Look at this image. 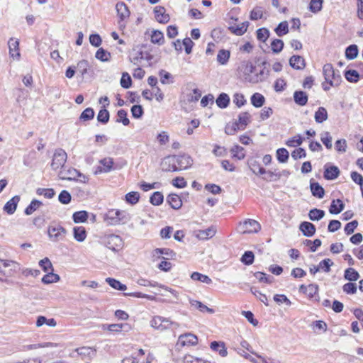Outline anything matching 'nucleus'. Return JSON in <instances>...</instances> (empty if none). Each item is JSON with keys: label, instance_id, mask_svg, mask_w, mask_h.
Instances as JSON below:
<instances>
[{"label": "nucleus", "instance_id": "338daca9", "mask_svg": "<svg viewBox=\"0 0 363 363\" xmlns=\"http://www.w3.org/2000/svg\"><path fill=\"white\" fill-rule=\"evenodd\" d=\"M253 354H255L256 357H253V359H251L252 363H273V360L271 358L263 357L255 352H254Z\"/></svg>", "mask_w": 363, "mask_h": 363}, {"label": "nucleus", "instance_id": "6ab92c4d", "mask_svg": "<svg viewBox=\"0 0 363 363\" xmlns=\"http://www.w3.org/2000/svg\"><path fill=\"white\" fill-rule=\"evenodd\" d=\"M20 201V196H15L11 198L4 206V211L9 215L13 214L16 210L18 202Z\"/></svg>", "mask_w": 363, "mask_h": 363}, {"label": "nucleus", "instance_id": "864d4df0", "mask_svg": "<svg viewBox=\"0 0 363 363\" xmlns=\"http://www.w3.org/2000/svg\"><path fill=\"white\" fill-rule=\"evenodd\" d=\"M277 35L279 37L286 35L289 32L287 21L281 22L275 29Z\"/></svg>", "mask_w": 363, "mask_h": 363}, {"label": "nucleus", "instance_id": "4d7b16f0", "mask_svg": "<svg viewBox=\"0 0 363 363\" xmlns=\"http://www.w3.org/2000/svg\"><path fill=\"white\" fill-rule=\"evenodd\" d=\"M163 195L160 191L153 193L150 199V201L152 205L159 206L163 202Z\"/></svg>", "mask_w": 363, "mask_h": 363}, {"label": "nucleus", "instance_id": "7c9ffc66", "mask_svg": "<svg viewBox=\"0 0 363 363\" xmlns=\"http://www.w3.org/2000/svg\"><path fill=\"white\" fill-rule=\"evenodd\" d=\"M345 79L352 83H356L362 77L360 74L354 69H348L345 72Z\"/></svg>", "mask_w": 363, "mask_h": 363}, {"label": "nucleus", "instance_id": "5701e85b", "mask_svg": "<svg viewBox=\"0 0 363 363\" xmlns=\"http://www.w3.org/2000/svg\"><path fill=\"white\" fill-rule=\"evenodd\" d=\"M210 347L212 350L218 352L222 357H225L228 355V350L223 342L213 341L211 343Z\"/></svg>", "mask_w": 363, "mask_h": 363}, {"label": "nucleus", "instance_id": "603ef678", "mask_svg": "<svg viewBox=\"0 0 363 363\" xmlns=\"http://www.w3.org/2000/svg\"><path fill=\"white\" fill-rule=\"evenodd\" d=\"M254 276L255 277V278L259 280V281L263 282V283L271 284L274 280L273 277L267 276L265 273H263L261 272H255L254 274Z\"/></svg>", "mask_w": 363, "mask_h": 363}, {"label": "nucleus", "instance_id": "72a5a7b5", "mask_svg": "<svg viewBox=\"0 0 363 363\" xmlns=\"http://www.w3.org/2000/svg\"><path fill=\"white\" fill-rule=\"evenodd\" d=\"M74 238L78 242H83L86 238V233L84 227L74 228Z\"/></svg>", "mask_w": 363, "mask_h": 363}, {"label": "nucleus", "instance_id": "c85d7f7f", "mask_svg": "<svg viewBox=\"0 0 363 363\" xmlns=\"http://www.w3.org/2000/svg\"><path fill=\"white\" fill-rule=\"evenodd\" d=\"M248 26L249 23L247 21H245L239 25L232 26L229 28V29L235 35H242L247 31Z\"/></svg>", "mask_w": 363, "mask_h": 363}, {"label": "nucleus", "instance_id": "5fc2aeb1", "mask_svg": "<svg viewBox=\"0 0 363 363\" xmlns=\"http://www.w3.org/2000/svg\"><path fill=\"white\" fill-rule=\"evenodd\" d=\"M289 155V152L285 148H279L277 150V158L281 163L286 162Z\"/></svg>", "mask_w": 363, "mask_h": 363}, {"label": "nucleus", "instance_id": "69168bd1", "mask_svg": "<svg viewBox=\"0 0 363 363\" xmlns=\"http://www.w3.org/2000/svg\"><path fill=\"white\" fill-rule=\"evenodd\" d=\"M320 140L328 149L332 148V137L328 132L323 133L321 135Z\"/></svg>", "mask_w": 363, "mask_h": 363}, {"label": "nucleus", "instance_id": "cd10ccee", "mask_svg": "<svg viewBox=\"0 0 363 363\" xmlns=\"http://www.w3.org/2000/svg\"><path fill=\"white\" fill-rule=\"evenodd\" d=\"M294 99L299 106H304L308 101V96L303 91H296L294 94Z\"/></svg>", "mask_w": 363, "mask_h": 363}, {"label": "nucleus", "instance_id": "b1692460", "mask_svg": "<svg viewBox=\"0 0 363 363\" xmlns=\"http://www.w3.org/2000/svg\"><path fill=\"white\" fill-rule=\"evenodd\" d=\"M162 169L165 172H177V167L174 164V158L171 157H165L161 163Z\"/></svg>", "mask_w": 363, "mask_h": 363}, {"label": "nucleus", "instance_id": "4be33fe9", "mask_svg": "<svg viewBox=\"0 0 363 363\" xmlns=\"http://www.w3.org/2000/svg\"><path fill=\"white\" fill-rule=\"evenodd\" d=\"M299 292L306 294L309 298H313L318 293V286L315 284L301 285Z\"/></svg>", "mask_w": 363, "mask_h": 363}, {"label": "nucleus", "instance_id": "7ed1b4c3", "mask_svg": "<svg viewBox=\"0 0 363 363\" xmlns=\"http://www.w3.org/2000/svg\"><path fill=\"white\" fill-rule=\"evenodd\" d=\"M125 219V213L119 210L111 209L104 216V222L108 225H119Z\"/></svg>", "mask_w": 363, "mask_h": 363}, {"label": "nucleus", "instance_id": "c03bdc74", "mask_svg": "<svg viewBox=\"0 0 363 363\" xmlns=\"http://www.w3.org/2000/svg\"><path fill=\"white\" fill-rule=\"evenodd\" d=\"M230 102V98L227 94H220L216 99V104L220 108H226Z\"/></svg>", "mask_w": 363, "mask_h": 363}, {"label": "nucleus", "instance_id": "f3484780", "mask_svg": "<svg viewBox=\"0 0 363 363\" xmlns=\"http://www.w3.org/2000/svg\"><path fill=\"white\" fill-rule=\"evenodd\" d=\"M9 55L13 60H18L20 58L19 42L17 39L11 38L9 40Z\"/></svg>", "mask_w": 363, "mask_h": 363}, {"label": "nucleus", "instance_id": "bf43d9fd", "mask_svg": "<svg viewBox=\"0 0 363 363\" xmlns=\"http://www.w3.org/2000/svg\"><path fill=\"white\" fill-rule=\"evenodd\" d=\"M334 264V262L330 259H325L319 262V269H321L325 272L330 271V267Z\"/></svg>", "mask_w": 363, "mask_h": 363}, {"label": "nucleus", "instance_id": "9d476101", "mask_svg": "<svg viewBox=\"0 0 363 363\" xmlns=\"http://www.w3.org/2000/svg\"><path fill=\"white\" fill-rule=\"evenodd\" d=\"M105 245L113 251H118L123 247V241L119 235H108L105 236L104 240Z\"/></svg>", "mask_w": 363, "mask_h": 363}, {"label": "nucleus", "instance_id": "a878e982", "mask_svg": "<svg viewBox=\"0 0 363 363\" xmlns=\"http://www.w3.org/2000/svg\"><path fill=\"white\" fill-rule=\"evenodd\" d=\"M167 202L172 208L178 210L182 206V201L180 197L175 194H170L167 198Z\"/></svg>", "mask_w": 363, "mask_h": 363}, {"label": "nucleus", "instance_id": "aec40b11", "mask_svg": "<svg viewBox=\"0 0 363 363\" xmlns=\"http://www.w3.org/2000/svg\"><path fill=\"white\" fill-rule=\"evenodd\" d=\"M116 9L118 13V16L121 21L127 19L130 16V11L127 5L123 2H118L116 5Z\"/></svg>", "mask_w": 363, "mask_h": 363}, {"label": "nucleus", "instance_id": "4c0bfd02", "mask_svg": "<svg viewBox=\"0 0 363 363\" xmlns=\"http://www.w3.org/2000/svg\"><path fill=\"white\" fill-rule=\"evenodd\" d=\"M106 281L113 289L119 291H125L127 289L126 285L121 283L119 281L113 278H106Z\"/></svg>", "mask_w": 363, "mask_h": 363}, {"label": "nucleus", "instance_id": "39448f33", "mask_svg": "<svg viewBox=\"0 0 363 363\" xmlns=\"http://www.w3.org/2000/svg\"><path fill=\"white\" fill-rule=\"evenodd\" d=\"M48 234L52 242H59L65 238L67 231L59 224H51L48 227Z\"/></svg>", "mask_w": 363, "mask_h": 363}, {"label": "nucleus", "instance_id": "052dcab7", "mask_svg": "<svg viewBox=\"0 0 363 363\" xmlns=\"http://www.w3.org/2000/svg\"><path fill=\"white\" fill-rule=\"evenodd\" d=\"M254 254L251 251H246L241 257V262L247 265L252 264L254 262Z\"/></svg>", "mask_w": 363, "mask_h": 363}, {"label": "nucleus", "instance_id": "4468645a", "mask_svg": "<svg viewBox=\"0 0 363 363\" xmlns=\"http://www.w3.org/2000/svg\"><path fill=\"white\" fill-rule=\"evenodd\" d=\"M82 357V359H92L96 354V350L91 347H81L74 350Z\"/></svg>", "mask_w": 363, "mask_h": 363}, {"label": "nucleus", "instance_id": "f704fd0d", "mask_svg": "<svg viewBox=\"0 0 363 363\" xmlns=\"http://www.w3.org/2000/svg\"><path fill=\"white\" fill-rule=\"evenodd\" d=\"M250 101H251L252 104L255 107L259 108V107H262L264 105V101H265V99L263 96V95H262L261 94H259V93H255L251 96Z\"/></svg>", "mask_w": 363, "mask_h": 363}, {"label": "nucleus", "instance_id": "37998d69", "mask_svg": "<svg viewBox=\"0 0 363 363\" xmlns=\"http://www.w3.org/2000/svg\"><path fill=\"white\" fill-rule=\"evenodd\" d=\"M107 328L111 332H120L123 329H125L126 331H128L130 329V326L127 323H116L108 325Z\"/></svg>", "mask_w": 363, "mask_h": 363}, {"label": "nucleus", "instance_id": "0eeeda50", "mask_svg": "<svg viewBox=\"0 0 363 363\" xmlns=\"http://www.w3.org/2000/svg\"><path fill=\"white\" fill-rule=\"evenodd\" d=\"M172 324L173 323L170 319L160 315H155L152 317L150 322V325L152 328L160 332H163L169 329Z\"/></svg>", "mask_w": 363, "mask_h": 363}, {"label": "nucleus", "instance_id": "13d9d810", "mask_svg": "<svg viewBox=\"0 0 363 363\" xmlns=\"http://www.w3.org/2000/svg\"><path fill=\"white\" fill-rule=\"evenodd\" d=\"M239 130L240 125L238 124L237 121H235L232 123H228L226 125L225 128V133L227 135H234Z\"/></svg>", "mask_w": 363, "mask_h": 363}, {"label": "nucleus", "instance_id": "c756f323", "mask_svg": "<svg viewBox=\"0 0 363 363\" xmlns=\"http://www.w3.org/2000/svg\"><path fill=\"white\" fill-rule=\"evenodd\" d=\"M300 230L306 236H311L315 232V225L309 222H303L300 225Z\"/></svg>", "mask_w": 363, "mask_h": 363}, {"label": "nucleus", "instance_id": "49530a36", "mask_svg": "<svg viewBox=\"0 0 363 363\" xmlns=\"http://www.w3.org/2000/svg\"><path fill=\"white\" fill-rule=\"evenodd\" d=\"M230 52L226 50H220L217 55V60L220 65H225L230 58Z\"/></svg>", "mask_w": 363, "mask_h": 363}, {"label": "nucleus", "instance_id": "473e14b6", "mask_svg": "<svg viewBox=\"0 0 363 363\" xmlns=\"http://www.w3.org/2000/svg\"><path fill=\"white\" fill-rule=\"evenodd\" d=\"M359 53L358 47L357 45H350L345 50V57L347 60L355 59Z\"/></svg>", "mask_w": 363, "mask_h": 363}, {"label": "nucleus", "instance_id": "20e7f679", "mask_svg": "<svg viewBox=\"0 0 363 363\" xmlns=\"http://www.w3.org/2000/svg\"><path fill=\"white\" fill-rule=\"evenodd\" d=\"M59 177L62 180H75L77 178H80L81 182H85L87 177L81 174L74 168L72 167H63L58 174Z\"/></svg>", "mask_w": 363, "mask_h": 363}, {"label": "nucleus", "instance_id": "ea45409f", "mask_svg": "<svg viewBox=\"0 0 363 363\" xmlns=\"http://www.w3.org/2000/svg\"><path fill=\"white\" fill-rule=\"evenodd\" d=\"M43 205V203L38 200L33 199L29 206L25 209V213L26 215H31L37 209H38L41 206Z\"/></svg>", "mask_w": 363, "mask_h": 363}, {"label": "nucleus", "instance_id": "09e8293b", "mask_svg": "<svg viewBox=\"0 0 363 363\" xmlns=\"http://www.w3.org/2000/svg\"><path fill=\"white\" fill-rule=\"evenodd\" d=\"M230 151L233 154V157H235L238 160H242L245 157V150L241 146L235 145L231 149Z\"/></svg>", "mask_w": 363, "mask_h": 363}, {"label": "nucleus", "instance_id": "c9c22d12", "mask_svg": "<svg viewBox=\"0 0 363 363\" xmlns=\"http://www.w3.org/2000/svg\"><path fill=\"white\" fill-rule=\"evenodd\" d=\"M60 277L58 274H54L53 272H48L47 274H45L42 278V282L45 284L56 283L58 281H60Z\"/></svg>", "mask_w": 363, "mask_h": 363}, {"label": "nucleus", "instance_id": "3c124183", "mask_svg": "<svg viewBox=\"0 0 363 363\" xmlns=\"http://www.w3.org/2000/svg\"><path fill=\"white\" fill-rule=\"evenodd\" d=\"M39 265L45 272L48 273L54 271L52 264L48 257L41 259L39 262Z\"/></svg>", "mask_w": 363, "mask_h": 363}, {"label": "nucleus", "instance_id": "f8f14e48", "mask_svg": "<svg viewBox=\"0 0 363 363\" xmlns=\"http://www.w3.org/2000/svg\"><path fill=\"white\" fill-rule=\"evenodd\" d=\"M198 343V337L192 333H185L179 335L177 345L180 347L196 345Z\"/></svg>", "mask_w": 363, "mask_h": 363}, {"label": "nucleus", "instance_id": "6e6552de", "mask_svg": "<svg viewBox=\"0 0 363 363\" xmlns=\"http://www.w3.org/2000/svg\"><path fill=\"white\" fill-rule=\"evenodd\" d=\"M261 228L259 223L255 220L248 219L243 223H240L238 231L240 233H257Z\"/></svg>", "mask_w": 363, "mask_h": 363}, {"label": "nucleus", "instance_id": "a18cd8bd", "mask_svg": "<svg viewBox=\"0 0 363 363\" xmlns=\"http://www.w3.org/2000/svg\"><path fill=\"white\" fill-rule=\"evenodd\" d=\"M72 218L74 222L76 223H84L87 220L88 213L85 211H77L73 214Z\"/></svg>", "mask_w": 363, "mask_h": 363}, {"label": "nucleus", "instance_id": "a211bd4d", "mask_svg": "<svg viewBox=\"0 0 363 363\" xmlns=\"http://www.w3.org/2000/svg\"><path fill=\"white\" fill-rule=\"evenodd\" d=\"M177 163L178 164V170L186 169L190 167L193 164L192 158L186 155H180L177 158Z\"/></svg>", "mask_w": 363, "mask_h": 363}, {"label": "nucleus", "instance_id": "f257e3e1", "mask_svg": "<svg viewBox=\"0 0 363 363\" xmlns=\"http://www.w3.org/2000/svg\"><path fill=\"white\" fill-rule=\"evenodd\" d=\"M323 74L325 80L322 83L323 90L328 91L331 86L337 87L340 84L342 77L338 71H335L332 65H325L323 68Z\"/></svg>", "mask_w": 363, "mask_h": 363}, {"label": "nucleus", "instance_id": "774afa93", "mask_svg": "<svg viewBox=\"0 0 363 363\" xmlns=\"http://www.w3.org/2000/svg\"><path fill=\"white\" fill-rule=\"evenodd\" d=\"M71 199L70 194L66 190L62 191L58 196L59 201L62 204H68L71 201Z\"/></svg>", "mask_w": 363, "mask_h": 363}, {"label": "nucleus", "instance_id": "9b49d317", "mask_svg": "<svg viewBox=\"0 0 363 363\" xmlns=\"http://www.w3.org/2000/svg\"><path fill=\"white\" fill-rule=\"evenodd\" d=\"M144 45L135 46L130 53V61L135 65H138L145 59V52L143 50Z\"/></svg>", "mask_w": 363, "mask_h": 363}, {"label": "nucleus", "instance_id": "2eb2a0df", "mask_svg": "<svg viewBox=\"0 0 363 363\" xmlns=\"http://www.w3.org/2000/svg\"><path fill=\"white\" fill-rule=\"evenodd\" d=\"M216 233V228L211 226L206 230H198L194 231L195 236L199 240H208L213 238Z\"/></svg>", "mask_w": 363, "mask_h": 363}, {"label": "nucleus", "instance_id": "dca6fc26", "mask_svg": "<svg viewBox=\"0 0 363 363\" xmlns=\"http://www.w3.org/2000/svg\"><path fill=\"white\" fill-rule=\"evenodd\" d=\"M149 32V36L152 43L157 45H162L164 43V33L161 30L152 29Z\"/></svg>", "mask_w": 363, "mask_h": 363}, {"label": "nucleus", "instance_id": "1a4fd4ad", "mask_svg": "<svg viewBox=\"0 0 363 363\" xmlns=\"http://www.w3.org/2000/svg\"><path fill=\"white\" fill-rule=\"evenodd\" d=\"M67 159V155L66 152L60 148L55 151L53 155L51 167L53 169H57L59 168L62 169L65 167V164Z\"/></svg>", "mask_w": 363, "mask_h": 363}, {"label": "nucleus", "instance_id": "412c9836", "mask_svg": "<svg viewBox=\"0 0 363 363\" xmlns=\"http://www.w3.org/2000/svg\"><path fill=\"white\" fill-rule=\"evenodd\" d=\"M340 174V170L337 167L333 165H325L324 171V177L328 180L336 179Z\"/></svg>", "mask_w": 363, "mask_h": 363}, {"label": "nucleus", "instance_id": "58836bf2", "mask_svg": "<svg viewBox=\"0 0 363 363\" xmlns=\"http://www.w3.org/2000/svg\"><path fill=\"white\" fill-rule=\"evenodd\" d=\"M344 277L348 281H354L359 278V274L357 271L350 267L345 271Z\"/></svg>", "mask_w": 363, "mask_h": 363}, {"label": "nucleus", "instance_id": "79ce46f5", "mask_svg": "<svg viewBox=\"0 0 363 363\" xmlns=\"http://www.w3.org/2000/svg\"><path fill=\"white\" fill-rule=\"evenodd\" d=\"M191 278L194 281H199L201 282L210 284L212 283V280L208 276L202 274L199 272H194L191 275Z\"/></svg>", "mask_w": 363, "mask_h": 363}, {"label": "nucleus", "instance_id": "2f4dec72", "mask_svg": "<svg viewBox=\"0 0 363 363\" xmlns=\"http://www.w3.org/2000/svg\"><path fill=\"white\" fill-rule=\"evenodd\" d=\"M344 208V203L340 199L333 200L330 207V213L332 214H338Z\"/></svg>", "mask_w": 363, "mask_h": 363}, {"label": "nucleus", "instance_id": "423d86ee", "mask_svg": "<svg viewBox=\"0 0 363 363\" xmlns=\"http://www.w3.org/2000/svg\"><path fill=\"white\" fill-rule=\"evenodd\" d=\"M19 266L17 262L0 259V274L12 276L19 269Z\"/></svg>", "mask_w": 363, "mask_h": 363}, {"label": "nucleus", "instance_id": "0e129e2a", "mask_svg": "<svg viewBox=\"0 0 363 363\" xmlns=\"http://www.w3.org/2000/svg\"><path fill=\"white\" fill-rule=\"evenodd\" d=\"M284 47V42L279 39L274 40L271 43V48L275 53L280 52Z\"/></svg>", "mask_w": 363, "mask_h": 363}, {"label": "nucleus", "instance_id": "f03ea898", "mask_svg": "<svg viewBox=\"0 0 363 363\" xmlns=\"http://www.w3.org/2000/svg\"><path fill=\"white\" fill-rule=\"evenodd\" d=\"M120 169L118 165L115 164L114 160L111 157H106L99 160L98 165L96 168L95 174L109 173L112 171Z\"/></svg>", "mask_w": 363, "mask_h": 363}, {"label": "nucleus", "instance_id": "8fccbe9b", "mask_svg": "<svg viewBox=\"0 0 363 363\" xmlns=\"http://www.w3.org/2000/svg\"><path fill=\"white\" fill-rule=\"evenodd\" d=\"M95 57L96 59L102 61V62H107L109 60L111 57V54L108 51L105 50L103 48H99L95 55Z\"/></svg>", "mask_w": 363, "mask_h": 363}, {"label": "nucleus", "instance_id": "e2e57ef3", "mask_svg": "<svg viewBox=\"0 0 363 363\" xmlns=\"http://www.w3.org/2000/svg\"><path fill=\"white\" fill-rule=\"evenodd\" d=\"M118 119L117 122L122 123L124 125H128L130 123L129 119L127 118V112L121 109L118 111Z\"/></svg>", "mask_w": 363, "mask_h": 363}, {"label": "nucleus", "instance_id": "de8ad7c7", "mask_svg": "<svg viewBox=\"0 0 363 363\" xmlns=\"http://www.w3.org/2000/svg\"><path fill=\"white\" fill-rule=\"evenodd\" d=\"M125 201L130 204H136L140 199V194L137 191H131L128 193L125 196Z\"/></svg>", "mask_w": 363, "mask_h": 363}, {"label": "nucleus", "instance_id": "bb28decb", "mask_svg": "<svg viewBox=\"0 0 363 363\" xmlns=\"http://www.w3.org/2000/svg\"><path fill=\"white\" fill-rule=\"evenodd\" d=\"M289 65L296 69H302L305 67L304 59L299 55H293L289 60Z\"/></svg>", "mask_w": 363, "mask_h": 363}, {"label": "nucleus", "instance_id": "ddd939ff", "mask_svg": "<svg viewBox=\"0 0 363 363\" xmlns=\"http://www.w3.org/2000/svg\"><path fill=\"white\" fill-rule=\"evenodd\" d=\"M154 13L155 20L162 24L167 23L170 20V16L166 13V9L164 6H157L154 8Z\"/></svg>", "mask_w": 363, "mask_h": 363}, {"label": "nucleus", "instance_id": "e433bc0d", "mask_svg": "<svg viewBox=\"0 0 363 363\" xmlns=\"http://www.w3.org/2000/svg\"><path fill=\"white\" fill-rule=\"evenodd\" d=\"M258 172L259 174L264 175L263 179L267 181L277 180L279 178L277 174H274L271 171H266L262 167H258Z\"/></svg>", "mask_w": 363, "mask_h": 363}, {"label": "nucleus", "instance_id": "393cba45", "mask_svg": "<svg viewBox=\"0 0 363 363\" xmlns=\"http://www.w3.org/2000/svg\"><path fill=\"white\" fill-rule=\"evenodd\" d=\"M238 124L240 125V130H243L246 126L251 121V116L247 112H242L238 116V119L236 121Z\"/></svg>", "mask_w": 363, "mask_h": 363}, {"label": "nucleus", "instance_id": "680f3d73", "mask_svg": "<svg viewBox=\"0 0 363 363\" xmlns=\"http://www.w3.org/2000/svg\"><path fill=\"white\" fill-rule=\"evenodd\" d=\"M263 16V11L261 7H255L254 8L250 13V18L252 21H256L258 19H261Z\"/></svg>", "mask_w": 363, "mask_h": 363}, {"label": "nucleus", "instance_id": "6e6d98bb", "mask_svg": "<svg viewBox=\"0 0 363 363\" xmlns=\"http://www.w3.org/2000/svg\"><path fill=\"white\" fill-rule=\"evenodd\" d=\"M36 194L47 199H52L55 196V191L52 189L38 188L36 190Z\"/></svg>", "mask_w": 363, "mask_h": 363}, {"label": "nucleus", "instance_id": "a19ab883", "mask_svg": "<svg viewBox=\"0 0 363 363\" xmlns=\"http://www.w3.org/2000/svg\"><path fill=\"white\" fill-rule=\"evenodd\" d=\"M191 306L193 307H195L196 308L199 309L201 312H208L209 313H213L214 311L212 308H208L201 302L196 301V300H191L190 301Z\"/></svg>", "mask_w": 363, "mask_h": 363}]
</instances>
